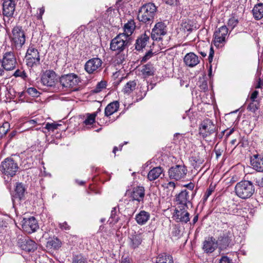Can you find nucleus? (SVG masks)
Returning <instances> with one entry per match:
<instances>
[{"instance_id":"1","label":"nucleus","mask_w":263,"mask_h":263,"mask_svg":"<svg viewBox=\"0 0 263 263\" xmlns=\"http://www.w3.org/2000/svg\"><path fill=\"white\" fill-rule=\"evenodd\" d=\"M156 11L157 7L154 3H148L143 5L138 11V19L144 23L153 22Z\"/></svg>"},{"instance_id":"2","label":"nucleus","mask_w":263,"mask_h":263,"mask_svg":"<svg viewBox=\"0 0 263 263\" xmlns=\"http://www.w3.org/2000/svg\"><path fill=\"white\" fill-rule=\"evenodd\" d=\"M235 191L238 197L242 199H246L253 195L255 187L251 181L242 180L236 184Z\"/></svg>"},{"instance_id":"3","label":"nucleus","mask_w":263,"mask_h":263,"mask_svg":"<svg viewBox=\"0 0 263 263\" xmlns=\"http://www.w3.org/2000/svg\"><path fill=\"white\" fill-rule=\"evenodd\" d=\"M18 0H3V15L6 27L10 26L14 21L16 2Z\"/></svg>"},{"instance_id":"4","label":"nucleus","mask_w":263,"mask_h":263,"mask_svg":"<svg viewBox=\"0 0 263 263\" xmlns=\"http://www.w3.org/2000/svg\"><path fill=\"white\" fill-rule=\"evenodd\" d=\"M128 39L124 34H118L111 40L110 43V49L117 53H120L128 47Z\"/></svg>"},{"instance_id":"5","label":"nucleus","mask_w":263,"mask_h":263,"mask_svg":"<svg viewBox=\"0 0 263 263\" xmlns=\"http://www.w3.org/2000/svg\"><path fill=\"white\" fill-rule=\"evenodd\" d=\"M26 63L28 67H37L40 64V53L34 45H30L27 49Z\"/></svg>"},{"instance_id":"6","label":"nucleus","mask_w":263,"mask_h":263,"mask_svg":"<svg viewBox=\"0 0 263 263\" xmlns=\"http://www.w3.org/2000/svg\"><path fill=\"white\" fill-rule=\"evenodd\" d=\"M12 44L16 49H21L26 41V36L22 26H16L12 30Z\"/></svg>"},{"instance_id":"7","label":"nucleus","mask_w":263,"mask_h":263,"mask_svg":"<svg viewBox=\"0 0 263 263\" xmlns=\"http://www.w3.org/2000/svg\"><path fill=\"white\" fill-rule=\"evenodd\" d=\"M80 82V77L73 73L63 75L60 78V83L63 88L75 89Z\"/></svg>"},{"instance_id":"8","label":"nucleus","mask_w":263,"mask_h":263,"mask_svg":"<svg viewBox=\"0 0 263 263\" xmlns=\"http://www.w3.org/2000/svg\"><path fill=\"white\" fill-rule=\"evenodd\" d=\"M2 172L7 176L13 177L16 174L18 167L16 162L12 158H6L0 166Z\"/></svg>"},{"instance_id":"9","label":"nucleus","mask_w":263,"mask_h":263,"mask_svg":"<svg viewBox=\"0 0 263 263\" xmlns=\"http://www.w3.org/2000/svg\"><path fill=\"white\" fill-rule=\"evenodd\" d=\"M1 61L6 71L13 70L17 64L16 59L13 51L4 52Z\"/></svg>"},{"instance_id":"10","label":"nucleus","mask_w":263,"mask_h":263,"mask_svg":"<svg viewBox=\"0 0 263 263\" xmlns=\"http://www.w3.org/2000/svg\"><path fill=\"white\" fill-rule=\"evenodd\" d=\"M187 172V168L184 165H176L169 169L168 174L171 179L179 180L185 178Z\"/></svg>"},{"instance_id":"11","label":"nucleus","mask_w":263,"mask_h":263,"mask_svg":"<svg viewBox=\"0 0 263 263\" xmlns=\"http://www.w3.org/2000/svg\"><path fill=\"white\" fill-rule=\"evenodd\" d=\"M103 62L99 58H93L88 60L84 66V69L89 74H94L99 72L102 68Z\"/></svg>"},{"instance_id":"12","label":"nucleus","mask_w":263,"mask_h":263,"mask_svg":"<svg viewBox=\"0 0 263 263\" xmlns=\"http://www.w3.org/2000/svg\"><path fill=\"white\" fill-rule=\"evenodd\" d=\"M216 126L210 119H207L202 121L199 127V134L205 138L216 132Z\"/></svg>"},{"instance_id":"13","label":"nucleus","mask_w":263,"mask_h":263,"mask_svg":"<svg viewBox=\"0 0 263 263\" xmlns=\"http://www.w3.org/2000/svg\"><path fill=\"white\" fill-rule=\"evenodd\" d=\"M167 32V26L166 24L162 22L157 23L151 32V37L153 40L160 41L162 40L163 37L166 34Z\"/></svg>"},{"instance_id":"14","label":"nucleus","mask_w":263,"mask_h":263,"mask_svg":"<svg viewBox=\"0 0 263 263\" xmlns=\"http://www.w3.org/2000/svg\"><path fill=\"white\" fill-rule=\"evenodd\" d=\"M229 34V29L226 25H223L218 28L214 33V45L219 46L220 44H223Z\"/></svg>"},{"instance_id":"15","label":"nucleus","mask_w":263,"mask_h":263,"mask_svg":"<svg viewBox=\"0 0 263 263\" xmlns=\"http://www.w3.org/2000/svg\"><path fill=\"white\" fill-rule=\"evenodd\" d=\"M189 208H180L177 206L175 209L174 213L173 215V219L177 222L186 223L190 221V213L187 211Z\"/></svg>"},{"instance_id":"16","label":"nucleus","mask_w":263,"mask_h":263,"mask_svg":"<svg viewBox=\"0 0 263 263\" xmlns=\"http://www.w3.org/2000/svg\"><path fill=\"white\" fill-rule=\"evenodd\" d=\"M26 191V188L22 183H16L14 193L11 195L12 202L14 208H15L16 200L20 202L25 200Z\"/></svg>"},{"instance_id":"17","label":"nucleus","mask_w":263,"mask_h":263,"mask_svg":"<svg viewBox=\"0 0 263 263\" xmlns=\"http://www.w3.org/2000/svg\"><path fill=\"white\" fill-rule=\"evenodd\" d=\"M233 236V233L231 230L223 231L216 240L219 249L224 250L229 247L231 245Z\"/></svg>"},{"instance_id":"18","label":"nucleus","mask_w":263,"mask_h":263,"mask_svg":"<svg viewBox=\"0 0 263 263\" xmlns=\"http://www.w3.org/2000/svg\"><path fill=\"white\" fill-rule=\"evenodd\" d=\"M22 228L27 233H32L39 229L37 222L34 217L24 218L21 221Z\"/></svg>"},{"instance_id":"19","label":"nucleus","mask_w":263,"mask_h":263,"mask_svg":"<svg viewBox=\"0 0 263 263\" xmlns=\"http://www.w3.org/2000/svg\"><path fill=\"white\" fill-rule=\"evenodd\" d=\"M18 246L23 250L33 252L37 249V244L29 237L21 236L18 238Z\"/></svg>"},{"instance_id":"20","label":"nucleus","mask_w":263,"mask_h":263,"mask_svg":"<svg viewBox=\"0 0 263 263\" xmlns=\"http://www.w3.org/2000/svg\"><path fill=\"white\" fill-rule=\"evenodd\" d=\"M189 194L188 191L183 190L176 196V202L178 206L188 208V204L191 203Z\"/></svg>"},{"instance_id":"21","label":"nucleus","mask_w":263,"mask_h":263,"mask_svg":"<svg viewBox=\"0 0 263 263\" xmlns=\"http://www.w3.org/2000/svg\"><path fill=\"white\" fill-rule=\"evenodd\" d=\"M217 242L213 237L205 238L203 242L202 250L206 254L213 253L217 248Z\"/></svg>"},{"instance_id":"22","label":"nucleus","mask_w":263,"mask_h":263,"mask_svg":"<svg viewBox=\"0 0 263 263\" xmlns=\"http://www.w3.org/2000/svg\"><path fill=\"white\" fill-rule=\"evenodd\" d=\"M55 76L53 71L46 70L41 77V82L45 86L52 87L55 84Z\"/></svg>"},{"instance_id":"23","label":"nucleus","mask_w":263,"mask_h":263,"mask_svg":"<svg viewBox=\"0 0 263 263\" xmlns=\"http://www.w3.org/2000/svg\"><path fill=\"white\" fill-rule=\"evenodd\" d=\"M145 196V190L143 186H137L134 187L130 192V198L133 201L138 202L143 201Z\"/></svg>"},{"instance_id":"24","label":"nucleus","mask_w":263,"mask_h":263,"mask_svg":"<svg viewBox=\"0 0 263 263\" xmlns=\"http://www.w3.org/2000/svg\"><path fill=\"white\" fill-rule=\"evenodd\" d=\"M251 164L253 169L257 172H263V157L254 155L251 158Z\"/></svg>"},{"instance_id":"25","label":"nucleus","mask_w":263,"mask_h":263,"mask_svg":"<svg viewBox=\"0 0 263 263\" xmlns=\"http://www.w3.org/2000/svg\"><path fill=\"white\" fill-rule=\"evenodd\" d=\"M149 40V35L146 33L142 34L138 37L135 44V49L141 51L144 48Z\"/></svg>"},{"instance_id":"26","label":"nucleus","mask_w":263,"mask_h":263,"mask_svg":"<svg viewBox=\"0 0 263 263\" xmlns=\"http://www.w3.org/2000/svg\"><path fill=\"white\" fill-rule=\"evenodd\" d=\"M185 64L190 67L196 66L200 62V58L193 52L187 53L184 58Z\"/></svg>"},{"instance_id":"27","label":"nucleus","mask_w":263,"mask_h":263,"mask_svg":"<svg viewBox=\"0 0 263 263\" xmlns=\"http://www.w3.org/2000/svg\"><path fill=\"white\" fill-rule=\"evenodd\" d=\"M251 13L255 20H261L263 18V3L259 2L254 5Z\"/></svg>"},{"instance_id":"28","label":"nucleus","mask_w":263,"mask_h":263,"mask_svg":"<svg viewBox=\"0 0 263 263\" xmlns=\"http://www.w3.org/2000/svg\"><path fill=\"white\" fill-rule=\"evenodd\" d=\"M150 218V214L145 211L142 210L135 216V220L137 223L140 225H144L146 223Z\"/></svg>"},{"instance_id":"29","label":"nucleus","mask_w":263,"mask_h":263,"mask_svg":"<svg viewBox=\"0 0 263 263\" xmlns=\"http://www.w3.org/2000/svg\"><path fill=\"white\" fill-rule=\"evenodd\" d=\"M193 29V22L190 20H185L182 22L179 30V32L184 33V34H186V35H187L192 31Z\"/></svg>"},{"instance_id":"30","label":"nucleus","mask_w":263,"mask_h":263,"mask_svg":"<svg viewBox=\"0 0 263 263\" xmlns=\"http://www.w3.org/2000/svg\"><path fill=\"white\" fill-rule=\"evenodd\" d=\"M129 238V247L133 249L139 247L142 241V237L140 234L131 235Z\"/></svg>"},{"instance_id":"31","label":"nucleus","mask_w":263,"mask_h":263,"mask_svg":"<svg viewBox=\"0 0 263 263\" xmlns=\"http://www.w3.org/2000/svg\"><path fill=\"white\" fill-rule=\"evenodd\" d=\"M163 170L160 166L155 167L152 169L147 174V179L149 181H154L158 178L163 173Z\"/></svg>"},{"instance_id":"32","label":"nucleus","mask_w":263,"mask_h":263,"mask_svg":"<svg viewBox=\"0 0 263 263\" xmlns=\"http://www.w3.org/2000/svg\"><path fill=\"white\" fill-rule=\"evenodd\" d=\"M119 107V103L117 101L109 103L105 108V116L106 117H109L116 112Z\"/></svg>"},{"instance_id":"33","label":"nucleus","mask_w":263,"mask_h":263,"mask_svg":"<svg viewBox=\"0 0 263 263\" xmlns=\"http://www.w3.org/2000/svg\"><path fill=\"white\" fill-rule=\"evenodd\" d=\"M135 27L136 26L134 21L133 20H130L124 25V32L121 33V34H124L125 35H127V37L129 39V36L133 33Z\"/></svg>"},{"instance_id":"34","label":"nucleus","mask_w":263,"mask_h":263,"mask_svg":"<svg viewBox=\"0 0 263 263\" xmlns=\"http://www.w3.org/2000/svg\"><path fill=\"white\" fill-rule=\"evenodd\" d=\"M156 263H174V261L171 255L163 253L158 256Z\"/></svg>"},{"instance_id":"35","label":"nucleus","mask_w":263,"mask_h":263,"mask_svg":"<svg viewBox=\"0 0 263 263\" xmlns=\"http://www.w3.org/2000/svg\"><path fill=\"white\" fill-rule=\"evenodd\" d=\"M71 263H88V258L82 253L73 254L71 257Z\"/></svg>"},{"instance_id":"36","label":"nucleus","mask_w":263,"mask_h":263,"mask_svg":"<svg viewBox=\"0 0 263 263\" xmlns=\"http://www.w3.org/2000/svg\"><path fill=\"white\" fill-rule=\"evenodd\" d=\"M61 246V241L57 237L49 239L47 242L46 247L49 249L54 250L59 249Z\"/></svg>"},{"instance_id":"37","label":"nucleus","mask_w":263,"mask_h":263,"mask_svg":"<svg viewBox=\"0 0 263 263\" xmlns=\"http://www.w3.org/2000/svg\"><path fill=\"white\" fill-rule=\"evenodd\" d=\"M136 86V82L134 81L128 82L122 89L124 93L129 94L135 90Z\"/></svg>"},{"instance_id":"38","label":"nucleus","mask_w":263,"mask_h":263,"mask_svg":"<svg viewBox=\"0 0 263 263\" xmlns=\"http://www.w3.org/2000/svg\"><path fill=\"white\" fill-rule=\"evenodd\" d=\"M141 71L143 75L146 77H149L154 74L155 69L152 64L148 63L143 66Z\"/></svg>"},{"instance_id":"39","label":"nucleus","mask_w":263,"mask_h":263,"mask_svg":"<svg viewBox=\"0 0 263 263\" xmlns=\"http://www.w3.org/2000/svg\"><path fill=\"white\" fill-rule=\"evenodd\" d=\"M239 23L238 16L235 13H232L228 22V26L233 30Z\"/></svg>"},{"instance_id":"40","label":"nucleus","mask_w":263,"mask_h":263,"mask_svg":"<svg viewBox=\"0 0 263 263\" xmlns=\"http://www.w3.org/2000/svg\"><path fill=\"white\" fill-rule=\"evenodd\" d=\"M98 111L95 112L91 114H88L87 118L84 121V123L86 125H91L95 121L96 117L97 115Z\"/></svg>"},{"instance_id":"41","label":"nucleus","mask_w":263,"mask_h":263,"mask_svg":"<svg viewBox=\"0 0 263 263\" xmlns=\"http://www.w3.org/2000/svg\"><path fill=\"white\" fill-rule=\"evenodd\" d=\"M117 207L113 208L111 211L110 216V218H109V220H110V223L114 222V223H116L119 221V218L117 216Z\"/></svg>"},{"instance_id":"42","label":"nucleus","mask_w":263,"mask_h":263,"mask_svg":"<svg viewBox=\"0 0 263 263\" xmlns=\"http://www.w3.org/2000/svg\"><path fill=\"white\" fill-rule=\"evenodd\" d=\"M13 76L15 78L20 77L24 80H26L28 76L24 70L17 69L14 72Z\"/></svg>"},{"instance_id":"43","label":"nucleus","mask_w":263,"mask_h":263,"mask_svg":"<svg viewBox=\"0 0 263 263\" xmlns=\"http://www.w3.org/2000/svg\"><path fill=\"white\" fill-rule=\"evenodd\" d=\"M259 107V103L257 101H251L249 104L247 109L253 112H255Z\"/></svg>"},{"instance_id":"44","label":"nucleus","mask_w":263,"mask_h":263,"mask_svg":"<svg viewBox=\"0 0 263 263\" xmlns=\"http://www.w3.org/2000/svg\"><path fill=\"white\" fill-rule=\"evenodd\" d=\"M253 181L255 182V184L260 187H263V175H255L253 177Z\"/></svg>"},{"instance_id":"45","label":"nucleus","mask_w":263,"mask_h":263,"mask_svg":"<svg viewBox=\"0 0 263 263\" xmlns=\"http://www.w3.org/2000/svg\"><path fill=\"white\" fill-rule=\"evenodd\" d=\"M172 235L177 238L181 236V230L179 226L175 225L173 227L172 231Z\"/></svg>"},{"instance_id":"46","label":"nucleus","mask_w":263,"mask_h":263,"mask_svg":"<svg viewBox=\"0 0 263 263\" xmlns=\"http://www.w3.org/2000/svg\"><path fill=\"white\" fill-rule=\"evenodd\" d=\"M214 190H215V186L211 184L209 186V188L207 189L206 192L205 193V194L203 196V200L204 202L206 201L207 200L209 197L212 194V193L214 191Z\"/></svg>"},{"instance_id":"47","label":"nucleus","mask_w":263,"mask_h":263,"mask_svg":"<svg viewBox=\"0 0 263 263\" xmlns=\"http://www.w3.org/2000/svg\"><path fill=\"white\" fill-rule=\"evenodd\" d=\"M27 93L33 97H38L40 93L34 87H29L27 90Z\"/></svg>"},{"instance_id":"48","label":"nucleus","mask_w":263,"mask_h":263,"mask_svg":"<svg viewBox=\"0 0 263 263\" xmlns=\"http://www.w3.org/2000/svg\"><path fill=\"white\" fill-rule=\"evenodd\" d=\"M106 86V82L105 81H102L99 82L97 84L96 88L93 90L94 92H96V93L99 92L100 91H101L102 90V89L105 88Z\"/></svg>"},{"instance_id":"49","label":"nucleus","mask_w":263,"mask_h":263,"mask_svg":"<svg viewBox=\"0 0 263 263\" xmlns=\"http://www.w3.org/2000/svg\"><path fill=\"white\" fill-rule=\"evenodd\" d=\"M126 57V55L124 53H123L122 52L120 53H117L116 55L117 64H122L125 61Z\"/></svg>"},{"instance_id":"50","label":"nucleus","mask_w":263,"mask_h":263,"mask_svg":"<svg viewBox=\"0 0 263 263\" xmlns=\"http://www.w3.org/2000/svg\"><path fill=\"white\" fill-rule=\"evenodd\" d=\"M60 125V124H55L54 123H47L46 124L45 128L48 129L49 131H53L54 129H57L58 127Z\"/></svg>"},{"instance_id":"51","label":"nucleus","mask_w":263,"mask_h":263,"mask_svg":"<svg viewBox=\"0 0 263 263\" xmlns=\"http://www.w3.org/2000/svg\"><path fill=\"white\" fill-rule=\"evenodd\" d=\"M201 90L203 91H205L208 90V83L207 81L204 79H202L199 81V85Z\"/></svg>"},{"instance_id":"52","label":"nucleus","mask_w":263,"mask_h":263,"mask_svg":"<svg viewBox=\"0 0 263 263\" xmlns=\"http://www.w3.org/2000/svg\"><path fill=\"white\" fill-rule=\"evenodd\" d=\"M9 127V124L8 122L4 123L2 126L0 127V133L3 134H6Z\"/></svg>"},{"instance_id":"53","label":"nucleus","mask_w":263,"mask_h":263,"mask_svg":"<svg viewBox=\"0 0 263 263\" xmlns=\"http://www.w3.org/2000/svg\"><path fill=\"white\" fill-rule=\"evenodd\" d=\"M153 55L152 50H149L142 57L141 62H145L149 59Z\"/></svg>"},{"instance_id":"54","label":"nucleus","mask_w":263,"mask_h":263,"mask_svg":"<svg viewBox=\"0 0 263 263\" xmlns=\"http://www.w3.org/2000/svg\"><path fill=\"white\" fill-rule=\"evenodd\" d=\"M59 226L60 228L62 230L68 231L70 229V226H69L66 222L60 223Z\"/></svg>"},{"instance_id":"55","label":"nucleus","mask_w":263,"mask_h":263,"mask_svg":"<svg viewBox=\"0 0 263 263\" xmlns=\"http://www.w3.org/2000/svg\"><path fill=\"white\" fill-rule=\"evenodd\" d=\"M214 54V50L213 47L212 46H211L210 48L209 55V57H208V60H209V63H211L212 62Z\"/></svg>"},{"instance_id":"56","label":"nucleus","mask_w":263,"mask_h":263,"mask_svg":"<svg viewBox=\"0 0 263 263\" xmlns=\"http://www.w3.org/2000/svg\"><path fill=\"white\" fill-rule=\"evenodd\" d=\"M163 1L167 5L170 6L176 5L178 3V0H163Z\"/></svg>"},{"instance_id":"57","label":"nucleus","mask_w":263,"mask_h":263,"mask_svg":"<svg viewBox=\"0 0 263 263\" xmlns=\"http://www.w3.org/2000/svg\"><path fill=\"white\" fill-rule=\"evenodd\" d=\"M219 263H232V262L227 256H224L219 260Z\"/></svg>"},{"instance_id":"58","label":"nucleus","mask_w":263,"mask_h":263,"mask_svg":"<svg viewBox=\"0 0 263 263\" xmlns=\"http://www.w3.org/2000/svg\"><path fill=\"white\" fill-rule=\"evenodd\" d=\"M166 188L173 191L176 187V184L174 182L170 181L166 184Z\"/></svg>"},{"instance_id":"59","label":"nucleus","mask_w":263,"mask_h":263,"mask_svg":"<svg viewBox=\"0 0 263 263\" xmlns=\"http://www.w3.org/2000/svg\"><path fill=\"white\" fill-rule=\"evenodd\" d=\"M258 91L257 90H254L251 94L250 97V99L251 101H256L255 99L257 98L258 95Z\"/></svg>"},{"instance_id":"60","label":"nucleus","mask_w":263,"mask_h":263,"mask_svg":"<svg viewBox=\"0 0 263 263\" xmlns=\"http://www.w3.org/2000/svg\"><path fill=\"white\" fill-rule=\"evenodd\" d=\"M234 132V128H232L230 129L229 131L227 130H224L222 132L223 134H226V138H228L231 135H232Z\"/></svg>"},{"instance_id":"61","label":"nucleus","mask_w":263,"mask_h":263,"mask_svg":"<svg viewBox=\"0 0 263 263\" xmlns=\"http://www.w3.org/2000/svg\"><path fill=\"white\" fill-rule=\"evenodd\" d=\"M26 123L29 125H34L37 124V121L36 120H30L26 122Z\"/></svg>"},{"instance_id":"62","label":"nucleus","mask_w":263,"mask_h":263,"mask_svg":"<svg viewBox=\"0 0 263 263\" xmlns=\"http://www.w3.org/2000/svg\"><path fill=\"white\" fill-rule=\"evenodd\" d=\"M186 186L190 190L191 192H192V190L193 189L194 185L193 183L188 184Z\"/></svg>"},{"instance_id":"63","label":"nucleus","mask_w":263,"mask_h":263,"mask_svg":"<svg viewBox=\"0 0 263 263\" xmlns=\"http://www.w3.org/2000/svg\"><path fill=\"white\" fill-rule=\"evenodd\" d=\"M198 215H196L194 216L193 219V224H194L195 223H196L197 222V221H198Z\"/></svg>"},{"instance_id":"64","label":"nucleus","mask_w":263,"mask_h":263,"mask_svg":"<svg viewBox=\"0 0 263 263\" xmlns=\"http://www.w3.org/2000/svg\"><path fill=\"white\" fill-rule=\"evenodd\" d=\"M121 263H130V261L128 258H125L122 260Z\"/></svg>"}]
</instances>
